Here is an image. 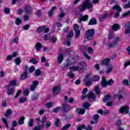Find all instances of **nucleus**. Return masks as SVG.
<instances>
[{
    "label": "nucleus",
    "instance_id": "nucleus-1",
    "mask_svg": "<svg viewBox=\"0 0 130 130\" xmlns=\"http://www.w3.org/2000/svg\"><path fill=\"white\" fill-rule=\"evenodd\" d=\"M90 0H85V2L82 3V5L79 7L80 12H84L86 9H87L90 13L93 12V4L89 3Z\"/></svg>",
    "mask_w": 130,
    "mask_h": 130
},
{
    "label": "nucleus",
    "instance_id": "nucleus-2",
    "mask_svg": "<svg viewBox=\"0 0 130 130\" xmlns=\"http://www.w3.org/2000/svg\"><path fill=\"white\" fill-rule=\"evenodd\" d=\"M94 34L95 30L94 29H88L85 32V38L87 39L88 41L92 40Z\"/></svg>",
    "mask_w": 130,
    "mask_h": 130
},
{
    "label": "nucleus",
    "instance_id": "nucleus-3",
    "mask_svg": "<svg viewBox=\"0 0 130 130\" xmlns=\"http://www.w3.org/2000/svg\"><path fill=\"white\" fill-rule=\"evenodd\" d=\"M92 73H87L85 77L84 78L83 81L85 82V86H89L92 85V82H91V79H92Z\"/></svg>",
    "mask_w": 130,
    "mask_h": 130
},
{
    "label": "nucleus",
    "instance_id": "nucleus-4",
    "mask_svg": "<svg viewBox=\"0 0 130 130\" xmlns=\"http://www.w3.org/2000/svg\"><path fill=\"white\" fill-rule=\"evenodd\" d=\"M113 83V80L112 79L109 80L108 81H106V79L105 78V76L102 77V80L101 83V86L102 88H104L107 86V85L110 86L111 84Z\"/></svg>",
    "mask_w": 130,
    "mask_h": 130
},
{
    "label": "nucleus",
    "instance_id": "nucleus-5",
    "mask_svg": "<svg viewBox=\"0 0 130 130\" xmlns=\"http://www.w3.org/2000/svg\"><path fill=\"white\" fill-rule=\"evenodd\" d=\"M85 67H86V63L84 62L79 63L77 66L78 72L79 73H82V72H84L85 70Z\"/></svg>",
    "mask_w": 130,
    "mask_h": 130
},
{
    "label": "nucleus",
    "instance_id": "nucleus-6",
    "mask_svg": "<svg viewBox=\"0 0 130 130\" xmlns=\"http://www.w3.org/2000/svg\"><path fill=\"white\" fill-rule=\"evenodd\" d=\"M119 40V37H116L114 38V41L112 43L109 44L108 47L109 48H112V47H114L116 44H117V42H118Z\"/></svg>",
    "mask_w": 130,
    "mask_h": 130
},
{
    "label": "nucleus",
    "instance_id": "nucleus-7",
    "mask_svg": "<svg viewBox=\"0 0 130 130\" xmlns=\"http://www.w3.org/2000/svg\"><path fill=\"white\" fill-rule=\"evenodd\" d=\"M129 108L127 106L122 107L120 108L119 112L120 113H128Z\"/></svg>",
    "mask_w": 130,
    "mask_h": 130
},
{
    "label": "nucleus",
    "instance_id": "nucleus-8",
    "mask_svg": "<svg viewBox=\"0 0 130 130\" xmlns=\"http://www.w3.org/2000/svg\"><path fill=\"white\" fill-rule=\"evenodd\" d=\"M52 92L54 95H57L60 92V87L56 86L53 87Z\"/></svg>",
    "mask_w": 130,
    "mask_h": 130
},
{
    "label": "nucleus",
    "instance_id": "nucleus-9",
    "mask_svg": "<svg viewBox=\"0 0 130 130\" xmlns=\"http://www.w3.org/2000/svg\"><path fill=\"white\" fill-rule=\"evenodd\" d=\"M73 108L71 106H69L67 105L66 104H64L62 105L61 110L62 111L67 112L69 111V110H71Z\"/></svg>",
    "mask_w": 130,
    "mask_h": 130
},
{
    "label": "nucleus",
    "instance_id": "nucleus-10",
    "mask_svg": "<svg viewBox=\"0 0 130 130\" xmlns=\"http://www.w3.org/2000/svg\"><path fill=\"white\" fill-rule=\"evenodd\" d=\"M110 62V59L109 58H107L104 60H102V64H104V66H109V62Z\"/></svg>",
    "mask_w": 130,
    "mask_h": 130
},
{
    "label": "nucleus",
    "instance_id": "nucleus-11",
    "mask_svg": "<svg viewBox=\"0 0 130 130\" xmlns=\"http://www.w3.org/2000/svg\"><path fill=\"white\" fill-rule=\"evenodd\" d=\"M85 111L84 109L78 108L76 110L75 112L78 113V114H81L82 115L84 114Z\"/></svg>",
    "mask_w": 130,
    "mask_h": 130
},
{
    "label": "nucleus",
    "instance_id": "nucleus-12",
    "mask_svg": "<svg viewBox=\"0 0 130 130\" xmlns=\"http://www.w3.org/2000/svg\"><path fill=\"white\" fill-rule=\"evenodd\" d=\"M38 84V82L35 81L32 82V84L31 85L30 90L31 91H34L36 89V86Z\"/></svg>",
    "mask_w": 130,
    "mask_h": 130
},
{
    "label": "nucleus",
    "instance_id": "nucleus-13",
    "mask_svg": "<svg viewBox=\"0 0 130 130\" xmlns=\"http://www.w3.org/2000/svg\"><path fill=\"white\" fill-rule=\"evenodd\" d=\"M87 20H88V15H85L79 18V20H78V22L79 23V24H81L82 21H87Z\"/></svg>",
    "mask_w": 130,
    "mask_h": 130
},
{
    "label": "nucleus",
    "instance_id": "nucleus-14",
    "mask_svg": "<svg viewBox=\"0 0 130 130\" xmlns=\"http://www.w3.org/2000/svg\"><path fill=\"white\" fill-rule=\"evenodd\" d=\"M113 10H115L117 13H120L121 12V8L118 5H115L113 7Z\"/></svg>",
    "mask_w": 130,
    "mask_h": 130
},
{
    "label": "nucleus",
    "instance_id": "nucleus-15",
    "mask_svg": "<svg viewBox=\"0 0 130 130\" xmlns=\"http://www.w3.org/2000/svg\"><path fill=\"white\" fill-rule=\"evenodd\" d=\"M62 60H63V55L60 53L58 56V63H61L62 62Z\"/></svg>",
    "mask_w": 130,
    "mask_h": 130
},
{
    "label": "nucleus",
    "instance_id": "nucleus-16",
    "mask_svg": "<svg viewBox=\"0 0 130 130\" xmlns=\"http://www.w3.org/2000/svg\"><path fill=\"white\" fill-rule=\"evenodd\" d=\"M97 24V20H96V19L92 18L90 20L88 23V25H96Z\"/></svg>",
    "mask_w": 130,
    "mask_h": 130
},
{
    "label": "nucleus",
    "instance_id": "nucleus-17",
    "mask_svg": "<svg viewBox=\"0 0 130 130\" xmlns=\"http://www.w3.org/2000/svg\"><path fill=\"white\" fill-rule=\"evenodd\" d=\"M27 78H28V73L26 72L23 73L20 76L21 80H25V79H27Z\"/></svg>",
    "mask_w": 130,
    "mask_h": 130
},
{
    "label": "nucleus",
    "instance_id": "nucleus-18",
    "mask_svg": "<svg viewBox=\"0 0 130 130\" xmlns=\"http://www.w3.org/2000/svg\"><path fill=\"white\" fill-rule=\"evenodd\" d=\"M71 64H73V63L71 62V61H67L63 65V67H62V69H67L68 67H70Z\"/></svg>",
    "mask_w": 130,
    "mask_h": 130
},
{
    "label": "nucleus",
    "instance_id": "nucleus-19",
    "mask_svg": "<svg viewBox=\"0 0 130 130\" xmlns=\"http://www.w3.org/2000/svg\"><path fill=\"white\" fill-rule=\"evenodd\" d=\"M74 37V32L73 31H69L67 36L68 40H72V38Z\"/></svg>",
    "mask_w": 130,
    "mask_h": 130
},
{
    "label": "nucleus",
    "instance_id": "nucleus-20",
    "mask_svg": "<svg viewBox=\"0 0 130 130\" xmlns=\"http://www.w3.org/2000/svg\"><path fill=\"white\" fill-rule=\"evenodd\" d=\"M86 96L88 99H95L96 98L93 92H90Z\"/></svg>",
    "mask_w": 130,
    "mask_h": 130
},
{
    "label": "nucleus",
    "instance_id": "nucleus-21",
    "mask_svg": "<svg viewBox=\"0 0 130 130\" xmlns=\"http://www.w3.org/2000/svg\"><path fill=\"white\" fill-rule=\"evenodd\" d=\"M24 9L27 14H31V13H32V10H31L30 7L26 6L24 7Z\"/></svg>",
    "mask_w": 130,
    "mask_h": 130
},
{
    "label": "nucleus",
    "instance_id": "nucleus-22",
    "mask_svg": "<svg viewBox=\"0 0 130 130\" xmlns=\"http://www.w3.org/2000/svg\"><path fill=\"white\" fill-rule=\"evenodd\" d=\"M45 28H46V25H43L42 26H40L37 30V31L38 33H41V32H42V31H43V30H44V29H45Z\"/></svg>",
    "mask_w": 130,
    "mask_h": 130
},
{
    "label": "nucleus",
    "instance_id": "nucleus-23",
    "mask_svg": "<svg viewBox=\"0 0 130 130\" xmlns=\"http://www.w3.org/2000/svg\"><path fill=\"white\" fill-rule=\"evenodd\" d=\"M36 49L38 51H39L40 50L41 48H42V45L40 43H37L35 45Z\"/></svg>",
    "mask_w": 130,
    "mask_h": 130
},
{
    "label": "nucleus",
    "instance_id": "nucleus-24",
    "mask_svg": "<svg viewBox=\"0 0 130 130\" xmlns=\"http://www.w3.org/2000/svg\"><path fill=\"white\" fill-rule=\"evenodd\" d=\"M112 66H111V64L108 65L107 66V68L106 71V74H109V73H111V72H112Z\"/></svg>",
    "mask_w": 130,
    "mask_h": 130
},
{
    "label": "nucleus",
    "instance_id": "nucleus-25",
    "mask_svg": "<svg viewBox=\"0 0 130 130\" xmlns=\"http://www.w3.org/2000/svg\"><path fill=\"white\" fill-rule=\"evenodd\" d=\"M69 70L71 72H76V71H79V68H78V66H72L69 69Z\"/></svg>",
    "mask_w": 130,
    "mask_h": 130
},
{
    "label": "nucleus",
    "instance_id": "nucleus-26",
    "mask_svg": "<svg viewBox=\"0 0 130 130\" xmlns=\"http://www.w3.org/2000/svg\"><path fill=\"white\" fill-rule=\"evenodd\" d=\"M34 124V119H30L28 122V125L29 127H32Z\"/></svg>",
    "mask_w": 130,
    "mask_h": 130
},
{
    "label": "nucleus",
    "instance_id": "nucleus-27",
    "mask_svg": "<svg viewBox=\"0 0 130 130\" xmlns=\"http://www.w3.org/2000/svg\"><path fill=\"white\" fill-rule=\"evenodd\" d=\"M43 127H44V125L36 126L32 128V130H41V128H43Z\"/></svg>",
    "mask_w": 130,
    "mask_h": 130
},
{
    "label": "nucleus",
    "instance_id": "nucleus-28",
    "mask_svg": "<svg viewBox=\"0 0 130 130\" xmlns=\"http://www.w3.org/2000/svg\"><path fill=\"white\" fill-rule=\"evenodd\" d=\"M59 124H60V120H59V119H56L55 120L54 125L58 127Z\"/></svg>",
    "mask_w": 130,
    "mask_h": 130
},
{
    "label": "nucleus",
    "instance_id": "nucleus-29",
    "mask_svg": "<svg viewBox=\"0 0 130 130\" xmlns=\"http://www.w3.org/2000/svg\"><path fill=\"white\" fill-rule=\"evenodd\" d=\"M112 28L114 31H117L120 28V26L117 24H115L113 25Z\"/></svg>",
    "mask_w": 130,
    "mask_h": 130
},
{
    "label": "nucleus",
    "instance_id": "nucleus-30",
    "mask_svg": "<svg viewBox=\"0 0 130 130\" xmlns=\"http://www.w3.org/2000/svg\"><path fill=\"white\" fill-rule=\"evenodd\" d=\"M25 120V117H21L20 118L19 121H18V124H24V120Z\"/></svg>",
    "mask_w": 130,
    "mask_h": 130
},
{
    "label": "nucleus",
    "instance_id": "nucleus-31",
    "mask_svg": "<svg viewBox=\"0 0 130 130\" xmlns=\"http://www.w3.org/2000/svg\"><path fill=\"white\" fill-rule=\"evenodd\" d=\"M52 105H53V103L52 102H50L46 103L45 105V107H46V108H49L50 107H52Z\"/></svg>",
    "mask_w": 130,
    "mask_h": 130
},
{
    "label": "nucleus",
    "instance_id": "nucleus-32",
    "mask_svg": "<svg viewBox=\"0 0 130 130\" xmlns=\"http://www.w3.org/2000/svg\"><path fill=\"white\" fill-rule=\"evenodd\" d=\"M71 124H67L66 125H65L64 126H63L62 128L61 129V130H67V129H69V127H71Z\"/></svg>",
    "mask_w": 130,
    "mask_h": 130
},
{
    "label": "nucleus",
    "instance_id": "nucleus-33",
    "mask_svg": "<svg viewBox=\"0 0 130 130\" xmlns=\"http://www.w3.org/2000/svg\"><path fill=\"white\" fill-rule=\"evenodd\" d=\"M7 94L8 95H13L14 94V89L13 88H9L7 90Z\"/></svg>",
    "mask_w": 130,
    "mask_h": 130
},
{
    "label": "nucleus",
    "instance_id": "nucleus-34",
    "mask_svg": "<svg viewBox=\"0 0 130 130\" xmlns=\"http://www.w3.org/2000/svg\"><path fill=\"white\" fill-rule=\"evenodd\" d=\"M113 36H114V32H113V30H110L108 36L109 39H112V38H113Z\"/></svg>",
    "mask_w": 130,
    "mask_h": 130
},
{
    "label": "nucleus",
    "instance_id": "nucleus-35",
    "mask_svg": "<svg viewBox=\"0 0 130 130\" xmlns=\"http://www.w3.org/2000/svg\"><path fill=\"white\" fill-rule=\"evenodd\" d=\"M89 106H90V104H89V103H84L82 105L83 108H85V109L89 108Z\"/></svg>",
    "mask_w": 130,
    "mask_h": 130
},
{
    "label": "nucleus",
    "instance_id": "nucleus-36",
    "mask_svg": "<svg viewBox=\"0 0 130 130\" xmlns=\"http://www.w3.org/2000/svg\"><path fill=\"white\" fill-rule=\"evenodd\" d=\"M27 101V99L26 98L21 97L19 99V103H25Z\"/></svg>",
    "mask_w": 130,
    "mask_h": 130
},
{
    "label": "nucleus",
    "instance_id": "nucleus-37",
    "mask_svg": "<svg viewBox=\"0 0 130 130\" xmlns=\"http://www.w3.org/2000/svg\"><path fill=\"white\" fill-rule=\"evenodd\" d=\"M94 92L96 93V94H100V93H101V91H100V90H99V86H95V88L94 89Z\"/></svg>",
    "mask_w": 130,
    "mask_h": 130
},
{
    "label": "nucleus",
    "instance_id": "nucleus-38",
    "mask_svg": "<svg viewBox=\"0 0 130 130\" xmlns=\"http://www.w3.org/2000/svg\"><path fill=\"white\" fill-rule=\"evenodd\" d=\"M75 31V38H79V36H80V35L81 34V31H80V29Z\"/></svg>",
    "mask_w": 130,
    "mask_h": 130
},
{
    "label": "nucleus",
    "instance_id": "nucleus-39",
    "mask_svg": "<svg viewBox=\"0 0 130 130\" xmlns=\"http://www.w3.org/2000/svg\"><path fill=\"white\" fill-rule=\"evenodd\" d=\"M29 62H30L31 63H32L33 64H37L38 61H37V60H36V59L35 58H31Z\"/></svg>",
    "mask_w": 130,
    "mask_h": 130
},
{
    "label": "nucleus",
    "instance_id": "nucleus-40",
    "mask_svg": "<svg viewBox=\"0 0 130 130\" xmlns=\"http://www.w3.org/2000/svg\"><path fill=\"white\" fill-rule=\"evenodd\" d=\"M12 113V110L11 109H8L6 112V114H5V116L6 117H9L10 116V114Z\"/></svg>",
    "mask_w": 130,
    "mask_h": 130
},
{
    "label": "nucleus",
    "instance_id": "nucleus-41",
    "mask_svg": "<svg viewBox=\"0 0 130 130\" xmlns=\"http://www.w3.org/2000/svg\"><path fill=\"white\" fill-rule=\"evenodd\" d=\"M110 100V95H107L105 96L104 99L103 100V102H106V101H109Z\"/></svg>",
    "mask_w": 130,
    "mask_h": 130
},
{
    "label": "nucleus",
    "instance_id": "nucleus-42",
    "mask_svg": "<svg viewBox=\"0 0 130 130\" xmlns=\"http://www.w3.org/2000/svg\"><path fill=\"white\" fill-rule=\"evenodd\" d=\"M22 23V20L20 18H17L15 20L16 25H20Z\"/></svg>",
    "mask_w": 130,
    "mask_h": 130
},
{
    "label": "nucleus",
    "instance_id": "nucleus-43",
    "mask_svg": "<svg viewBox=\"0 0 130 130\" xmlns=\"http://www.w3.org/2000/svg\"><path fill=\"white\" fill-rule=\"evenodd\" d=\"M60 109H61V107H56L53 109V111L54 112V113H57V112H58Z\"/></svg>",
    "mask_w": 130,
    "mask_h": 130
},
{
    "label": "nucleus",
    "instance_id": "nucleus-44",
    "mask_svg": "<svg viewBox=\"0 0 130 130\" xmlns=\"http://www.w3.org/2000/svg\"><path fill=\"white\" fill-rule=\"evenodd\" d=\"M100 80V77L98 75L94 76L92 78V81L96 82L97 81H99Z\"/></svg>",
    "mask_w": 130,
    "mask_h": 130
},
{
    "label": "nucleus",
    "instance_id": "nucleus-45",
    "mask_svg": "<svg viewBox=\"0 0 130 130\" xmlns=\"http://www.w3.org/2000/svg\"><path fill=\"white\" fill-rule=\"evenodd\" d=\"M67 75L68 77H69V78H71V79H73V78L75 77V74H73L72 72H69Z\"/></svg>",
    "mask_w": 130,
    "mask_h": 130
},
{
    "label": "nucleus",
    "instance_id": "nucleus-46",
    "mask_svg": "<svg viewBox=\"0 0 130 130\" xmlns=\"http://www.w3.org/2000/svg\"><path fill=\"white\" fill-rule=\"evenodd\" d=\"M15 62L17 66H19V64L21 63V59H20V58H17L15 59Z\"/></svg>",
    "mask_w": 130,
    "mask_h": 130
},
{
    "label": "nucleus",
    "instance_id": "nucleus-47",
    "mask_svg": "<svg viewBox=\"0 0 130 130\" xmlns=\"http://www.w3.org/2000/svg\"><path fill=\"white\" fill-rule=\"evenodd\" d=\"M46 122V117L44 116L42 119V125H45L44 124Z\"/></svg>",
    "mask_w": 130,
    "mask_h": 130
},
{
    "label": "nucleus",
    "instance_id": "nucleus-48",
    "mask_svg": "<svg viewBox=\"0 0 130 130\" xmlns=\"http://www.w3.org/2000/svg\"><path fill=\"white\" fill-rule=\"evenodd\" d=\"M60 14H59L58 15V17L59 18V19H62V18H63V17H64V13H63V11L60 10Z\"/></svg>",
    "mask_w": 130,
    "mask_h": 130
},
{
    "label": "nucleus",
    "instance_id": "nucleus-49",
    "mask_svg": "<svg viewBox=\"0 0 130 130\" xmlns=\"http://www.w3.org/2000/svg\"><path fill=\"white\" fill-rule=\"evenodd\" d=\"M73 28L74 29V30L76 31V30H79V29L80 28V26H79V25L75 24L74 25Z\"/></svg>",
    "mask_w": 130,
    "mask_h": 130
},
{
    "label": "nucleus",
    "instance_id": "nucleus-50",
    "mask_svg": "<svg viewBox=\"0 0 130 130\" xmlns=\"http://www.w3.org/2000/svg\"><path fill=\"white\" fill-rule=\"evenodd\" d=\"M130 33V25H128L127 28L125 30L124 34H128Z\"/></svg>",
    "mask_w": 130,
    "mask_h": 130
},
{
    "label": "nucleus",
    "instance_id": "nucleus-51",
    "mask_svg": "<svg viewBox=\"0 0 130 130\" xmlns=\"http://www.w3.org/2000/svg\"><path fill=\"white\" fill-rule=\"evenodd\" d=\"M35 75H37V76H40V75H41V71H40V70H37L35 72Z\"/></svg>",
    "mask_w": 130,
    "mask_h": 130
},
{
    "label": "nucleus",
    "instance_id": "nucleus-52",
    "mask_svg": "<svg viewBox=\"0 0 130 130\" xmlns=\"http://www.w3.org/2000/svg\"><path fill=\"white\" fill-rule=\"evenodd\" d=\"M50 124H51V123L50 122V121H47L46 122V125H45L46 128H49V127H50Z\"/></svg>",
    "mask_w": 130,
    "mask_h": 130
},
{
    "label": "nucleus",
    "instance_id": "nucleus-53",
    "mask_svg": "<svg viewBox=\"0 0 130 130\" xmlns=\"http://www.w3.org/2000/svg\"><path fill=\"white\" fill-rule=\"evenodd\" d=\"M115 124L117 126H120V125H121V121L117 120L115 122Z\"/></svg>",
    "mask_w": 130,
    "mask_h": 130
},
{
    "label": "nucleus",
    "instance_id": "nucleus-54",
    "mask_svg": "<svg viewBox=\"0 0 130 130\" xmlns=\"http://www.w3.org/2000/svg\"><path fill=\"white\" fill-rule=\"evenodd\" d=\"M13 43H15L16 44H18V41H19V38L16 37L13 40H12Z\"/></svg>",
    "mask_w": 130,
    "mask_h": 130
},
{
    "label": "nucleus",
    "instance_id": "nucleus-55",
    "mask_svg": "<svg viewBox=\"0 0 130 130\" xmlns=\"http://www.w3.org/2000/svg\"><path fill=\"white\" fill-rule=\"evenodd\" d=\"M45 40H48L50 38V34L45 35L44 36Z\"/></svg>",
    "mask_w": 130,
    "mask_h": 130
},
{
    "label": "nucleus",
    "instance_id": "nucleus-56",
    "mask_svg": "<svg viewBox=\"0 0 130 130\" xmlns=\"http://www.w3.org/2000/svg\"><path fill=\"white\" fill-rule=\"evenodd\" d=\"M93 119L95 121H96V120H98L99 119V115L95 114L93 116Z\"/></svg>",
    "mask_w": 130,
    "mask_h": 130
},
{
    "label": "nucleus",
    "instance_id": "nucleus-57",
    "mask_svg": "<svg viewBox=\"0 0 130 130\" xmlns=\"http://www.w3.org/2000/svg\"><path fill=\"white\" fill-rule=\"evenodd\" d=\"M34 71H35V67H34V66H32L29 68V73H33Z\"/></svg>",
    "mask_w": 130,
    "mask_h": 130
},
{
    "label": "nucleus",
    "instance_id": "nucleus-58",
    "mask_svg": "<svg viewBox=\"0 0 130 130\" xmlns=\"http://www.w3.org/2000/svg\"><path fill=\"white\" fill-rule=\"evenodd\" d=\"M28 94H29V89L24 90L23 92V95L24 96H27Z\"/></svg>",
    "mask_w": 130,
    "mask_h": 130
},
{
    "label": "nucleus",
    "instance_id": "nucleus-59",
    "mask_svg": "<svg viewBox=\"0 0 130 130\" xmlns=\"http://www.w3.org/2000/svg\"><path fill=\"white\" fill-rule=\"evenodd\" d=\"M21 90H19L17 91V92L16 93V94L15 95V96L14 97L15 99L18 98V97H19V96H20V94H21Z\"/></svg>",
    "mask_w": 130,
    "mask_h": 130
},
{
    "label": "nucleus",
    "instance_id": "nucleus-60",
    "mask_svg": "<svg viewBox=\"0 0 130 130\" xmlns=\"http://www.w3.org/2000/svg\"><path fill=\"white\" fill-rule=\"evenodd\" d=\"M12 58H13V56L11 55H8L6 57L7 60H12Z\"/></svg>",
    "mask_w": 130,
    "mask_h": 130
},
{
    "label": "nucleus",
    "instance_id": "nucleus-61",
    "mask_svg": "<svg viewBox=\"0 0 130 130\" xmlns=\"http://www.w3.org/2000/svg\"><path fill=\"white\" fill-rule=\"evenodd\" d=\"M18 124V123H17V121H16L15 120L13 121L12 122V127H16V126H17Z\"/></svg>",
    "mask_w": 130,
    "mask_h": 130
},
{
    "label": "nucleus",
    "instance_id": "nucleus-62",
    "mask_svg": "<svg viewBox=\"0 0 130 130\" xmlns=\"http://www.w3.org/2000/svg\"><path fill=\"white\" fill-rule=\"evenodd\" d=\"M35 121L37 122V124H39L40 122H41V120H40V118H36L35 119Z\"/></svg>",
    "mask_w": 130,
    "mask_h": 130
},
{
    "label": "nucleus",
    "instance_id": "nucleus-63",
    "mask_svg": "<svg viewBox=\"0 0 130 130\" xmlns=\"http://www.w3.org/2000/svg\"><path fill=\"white\" fill-rule=\"evenodd\" d=\"M51 41L52 43H55V41H56V38L54 37H52L51 38Z\"/></svg>",
    "mask_w": 130,
    "mask_h": 130
},
{
    "label": "nucleus",
    "instance_id": "nucleus-64",
    "mask_svg": "<svg viewBox=\"0 0 130 130\" xmlns=\"http://www.w3.org/2000/svg\"><path fill=\"white\" fill-rule=\"evenodd\" d=\"M130 13V11H127L126 12L124 13V14L122 15L123 17H127V16H128V15H129Z\"/></svg>",
    "mask_w": 130,
    "mask_h": 130
}]
</instances>
